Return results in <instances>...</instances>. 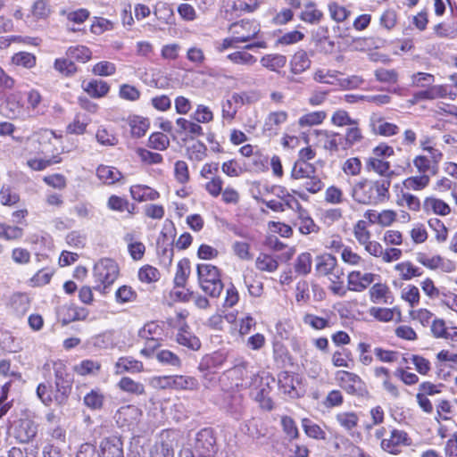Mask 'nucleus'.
<instances>
[{
  "label": "nucleus",
  "mask_w": 457,
  "mask_h": 457,
  "mask_svg": "<svg viewBox=\"0 0 457 457\" xmlns=\"http://www.w3.org/2000/svg\"><path fill=\"white\" fill-rule=\"evenodd\" d=\"M83 88L95 98L104 96L110 90V87L105 81L98 79H93L87 84L83 83Z\"/></svg>",
  "instance_id": "c756f323"
},
{
  "label": "nucleus",
  "mask_w": 457,
  "mask_h": 457,
  "mask_svg": "<svg viewBox=\"0 0 457 457\" xmlns=\"http://www.w3.org/2000/svg\"><path fill=\"white\" fill-rule=\"evenodd\" d=\"M323 16V13L315 8L313 2H309L304 10L300 14V19L308 23H318Z\"/></svg>",
  "instance_id": "09e8293b"
},
{
  "label": "nucleus",
  "mask_w": 457,
  "mask_h": 457,
  "mask_svg": "<svg viewBox=\"0 0 457 457\" xmlns=\"http://www.w3.org/2000/svg\"><path fill=\"white\" fill-rule=\"evenodd\" d=\"M370 127L376 135L390 137L399 132V128L394 123L387 122L384 117L372 113L370 118Z\"/></svg>",
  "instance_id": "ddd939ff"
},
{
  "label": "nucleus",
  "mask_w": 457,
  "mask_h": 457,
  "mask_svg": "<svg viewBox=\"0 0 457 457\" xmlns=\"http://www.w3.org/2000/svg\"><path fill=\"white\" fill-rule=\"evenodd\" d=\"M129 126L131 128L132 136L135 137H141L145 134L149 127V121L147 119L136 116L130 119Z\"/></svg>",
  "instance_id": "5fc2aeb1"
},
{
  "label": "nucleus",
  "mask_w": 457,
  "mask_h": 457,
  "mask_svg": "<svg viewBox=\"0 0 457 457\" xmlns=\"http://www.w3.org/2000/svg\"><path fill=\"white\" fill-rule=\"evenodd\" d=\"M366 169L368 171H374L380 176L386 177L390 179L393 171L390 170V163L377 157H370L366 162Z\"/></svg>",
  "instance_id": "cd10ccee"
},
{
  "label": "nucleus",
  "mask_w": 457,
  "mask_h": 457,
  "mask_svg": "<svg viewBox=\"0 0 457 457\" xmlns=\"http://www.w3.org/2000/svg\"><path fill=\"white\" fill-rule=\"evenodd\" d=\"M288 114L285 111H276L270 112L264 121L263 129L270 134L276 133L278 128L287 120Z\"/></svg>",
  "instance_id": "412c9836"
},
{
  "label": "nucleus",
  "mask_w": 457,
  "mask_h": 457,
  "mask_svg": "<svg viewBox=\"0 0 457 457\" xmlns=\"http://www.w3.org/2000/svg\"><path fill=\"white\" fill-rule=\"evenodd\" d=\"M141 417L142 411L138 407L135 405H126L117 411L114 418L120 428L132 429L137 426Z\"/></svg>",
  "instance_id": "9d476101"
},
{
  "label": "nucleus",
  "mask_w": 457,
  "mask_h": 457,
  "mask_svg": "<svg viewBox=\"0 0 457 457\" xmlns=\"http://www.w3.org/2000/svg\"><path fill=\"white\" fill-rule=\"evenodd\" d=\"M395 312L398 315V320L401 318V312L398 308H380V307H371L370 309V314L374 317L376 320L383 322L391 321L394 319Z\"/></svg>",
  "instance_id": "e433bc0d"
},
{
  "label": "nucleus",
  "mask_w": 457,
  "mask_h": 457,
  "mask_svg": "<svg viewBox=\"0 0 457 457\" xmlns=\"http://www.w3.org/2000/svg\"><path fill=\"white\" fill-rule=\"evenodd\" d=\"M263 3L262 0H228V15L227 20H232L234 17H238L244 13L253 12L260 8Z\"/></svg>",
  "instance_id": "9b49d317"
},
{
  "label": "nucleus",
  "mask_w": 457,
  "mask_h": 457,
  "mask_svg": "<svg viewBox=\"0 0 457 457\" xmlns=\"http://www.w3.org/2000/svg\"><path fill=\"white\" fill-rule=\"evenodd\" d=\"M256 268L261 271L274 272L278 268V260L267 253H260L255 261Z\"/></svg>",
  "instance_id": "4c0bfd02"
},
{
  "label": "nucleus",
  "mask_w": 457,
  "mask_h": 457,
  "mask_svg": "<svg viewBox=\"0 0 457 457\" xmlns=\"http://www.w3.org/2000/svg\"><path fill=\"white\" fill-rule=\"evenodd\" d=\"M143 363L130 357H120L115 364V373L140 372L143 370Z\"/></svg>",
  "instance_id": "a878e982"
},
{
  "label": "nucleus",
  "mask_w": 457,
  "mask_h": 457,
  "mask_svg": "<svg viewBox=\"0 0 457 457\" xmlns=\"http://www.w3.org/2000/svg\"><path fill=\"white\" fill-rule=\"evenodd\" d=\"M54 133L48 129H44L34 133L27 137L25 141L24 151L29 155H41L47 154L46 145L51 144Z\"/></svg>",
  "instance_id": "423d86ee"
},
{
  "label": "nucleus",
  "mask_w": 457,
  "mask_h": 457,
  "mask_svg": "<svg viewBox=\"0 0 457 457\" xmlns=\"http://www.w3.org/2000/svg\"><path fill=\"white\" fill-rule=\"evenodd\" d=\"M374 375L378 378L382 379L383 388L393 397L398 398L400 391L398 387L391 381L390 371L386 367H376L374 369Z\"/></svg>",
  "instance_id": "aec40b11"
},
{
  "label": "nucleus",
  "mask_w": 457,
  "mask_h": 457,
  "mask_svg": "<svg viewBox=\"0 0 457 457\" xmlns=\"http://www.w3.org/2000/svg\"><path fill=\"white\" fill-rule=\"evenodd\" d=\"M98 457H124L123 444L117 436L104 438L99 445Z\"/></svg>",
  "instance_id": "2eb2a0df"
},
{
  "label": "nucleus",
  "mask_w": 457,
  "mask_h": 457,
  "mask_svg": "<svg viewBox=\"0 0 457 457\" xmlns=\"http://www.w3.org/2000/svg\"><path fill=\"white\" fill-rule=\"evenodd\" d=\"M238 104H235L233 100V95L229 99L222 101L221 103V115L223 122L231 124L236 118L237 112Z\"/></svg>",
  "instance_id": "49530a36"
},
{
  "label": "nucleus",
  "mask_w": 457,
  "mask_h": 457,
  "mask_svg": "<svg viewBox=\"0 0 457 457\" xmlns=\"http://www.w3.org/2000/svg\"><path fill=\"white\" fill-rule=\"evenodd\" d=\"M54 68L61 74L69 77L77 72V66L69 57L57 58L54 61Z\"/></svg>",
  "instance_id": "8fccbe9b"
},
{
  "label": "nucleus",
  "mask_w": 457,
  "mask_h": 457,
  "mask_svg": "<svg viewBox=\"0 0 457 457\" xmlns=\"http://www.w3.org/2000/svg\"><path fill=\"white\" fill-rule=\"evenodd\" d=\"M97 178L106 185H113L122 179V173L115 167L100 165L96 169Z\"/></svg>",
  "instance_id": "5701e85b"
},
{
  "label": "nucleus",
  "mask_w": 457,
  "mask_h": 457,
  "mask_svg": "<svg viewBox=\"0 0 457 457\" xmlns=\"http://www.w3.org/2000/svg\"><path fill=\"white\" fill-rule=\"evenodd\" d=\"M295 384H299L293 374L288 371H282L278 374V385L285 394L291 396L298 395Z\"/></svg>",
  "instance_id": "7c9ffc66"
},
{
  "label": "nucleus",
  "mask_w": 457,
  "mask_h": 457,
  "mask_svg": "<svg viewBox=\"0 0 457 457\" xmlns=\"http://www.w3.org/2000/svg\"><path fill=\"white\" fill-rule=\"evenodd\" d=\"M361 139L362 135L361 129L356 125L347 129L344 136V150L352 147L354 144L361 142Z\"/></svg>",
  "instance_id": "0e129e2a"
},
{
  "label": "nucleus",
  "mask_w": 457,
  "mask_h": 457,
  "mask_svg": "<svg viewBox=\"0 0 457 457\" xmlns=\"http://www.w3.org/2000/svg\"><path fill=\"white\" fill-rule=\"evenodd\" d=\"M151 457H174V450L167 442L156 443L152 451Z\"/></svg>",
  "instance_id": "774afa93"
},
{
  "label": "nucleus",
  "mask_w": 457,
  "mask_h": 457,
  "mask_svg": "<svg viewBox=\"0 0 457 457\" xmlns=\"http://www.w3.org/2000/svg\"><path fill=\"white\" fill-rule=\"evenodd\" d=\"M246 433L254 439H260L267 435V428L263 422L258 419H252L245 424Z\"/></svg>",
  "instance_id": "79ce46f5"
},
{
  "label": "nucleus",
  "mask_w": 457,
  "mask_h": 457,
  "mask_svg": "<svg viewBox=\"0 0 457 457\" xmlns=\"http://www.w3.org/2000/svg\"><path fill=\"white\" fill-rule=\"evenodd\" d=\"M54 403L62 407L68 403L71 392L72 379L62 361L54 363Z\"/></svg>",
  "instance_id": "7ed1b4c3"
},
{
  "label": "nucleus",
  "mask_w": 457,
  "mask_h": 457,
  "mask_svg": "<svg viewBox=\"0 0 457 457\" xmlns=\"http://www.w3.org/2000/svg\"><path fill=\"white\" fill-rule=\"evenodd\" d=\"M177 342L191 350L196 351L201 347L198 337L192 335L189 331L182 328L177 334Z\"/></svg>",
  "instance_id": "f704fd0d"
},
{
  "label": "nucleus",
  "mask_w": 457,
  "mask_h": 457,
  "mask_svg": "<svg viewBox=\"0 0 457 457\" xmlns=\"http://www.w3.org/2000/svg\"><path fill=\"white\" fill-rule=\"evenodd\" d=\"M391 294L388 287L382 283H376L370 289V296L372 303H378L383 300L384 303H392L388 302V295Z\"/></svg>",
  "instance_id": "a19ab883"
},
{
  "label": "nucleus",
  "mask_w": 457,
  "mask_h": 457,
  "mask_svg": "<svg viewBox=\"0 0 457 457\" xmlns=\"http://www.w3.org/2000/svg\"><path fill=\"white\" fill-rule=\"evenodd\" d=\"M411 444L406 432L403 430L394 429L391 432L390 438H386L381 441V447L383 450L392 453L398 454L400 446L410 445Z\"/></svg>",
  "instance_id": "f8f14e48"
},
{
  "label": "nucleus",
  "mask_w": 457,
  "mask_h": 457,
  "mask_svg": "<svg viewBox=\"0 0 457 457\" xmlns=\"http://www.w3.org/2000/svg\"><path fill=\"white\" fill-rule=\"evenodd\" d=\"M67 57L86 62L91 58V51L84 46H71L66 51Z\"/></svg>",
  "instance_id": "864d4df0"
},
{
  "label": "nucleus",
  "mask_w": 457,
  "mask_h": 457,
  "mask_svg": "<svg viewBox=\"0 0 457 457\" xmlns=\"http://www.w3.org/2000/svg\"><path fill=\"white\" fill-rule=\"evenodd\" d=\"M4 115L10 119L19 118L23 114V105L18 97L12 95L6 98L3 105Z\"/></svg>",
  "instance_id": "c85d7f7f"
},
{
  "label": "nucleus",
  "mask_w": 457,
  "mask_h": 457,
  "mask_svg": "<svg viewBox=\"0 0 457 457\" xmlns=\"http://www.w3.org/2000/svg\"><path fill=\"white\" fill-rule=\"evenodd\" d=\"M196 271L201 289L211 297H219L224 287L220 270L214 265L202 263L197 265Z\"/></svg>",
  "instance_id": "f03ea898"
},
{
  "label": "nucleus",
  "mask_w": 457,
  "mask_h": 457,
  "mask_svg": "<svg viewBox=\"0 0 457 457\" xmlns=\"http://www.w3.org/2000/svg\"><path fill=\"white\" fill-rule=\"evenodd\" d=\"M156 359L164 365L179 368L181 366V360L174 353L169 350H162L156 353Z\"/></svg>",
  "instance_id": "e2e57ef3"
},
{
  "label": "nucleus",
  "mask_w": 457,
  "mask_h": 457,
  "mask_svg": "<svg viewBox=\"0 0 457 457\" xmlns=\"http://www.w3.org/2000/svg\"><path fill=\"white\" fill-rule=\"evenodd\" d=\"M154 14L164 24L174 23V12L172 8L166 3L159 2L155 4Z\"/></svg>",
  "instance_id": "473e14b6"
},
{
  "label": "nucleus",
  "mask_w": 457,
  "mask_h": 457,
  "mask_svg": "<svg viewBox=\"0 0 457 457\" xmlns=\"http://www.w3.org/2000/svg\"><path fill=\"white\" fill-rule=\"evenodd\" d=\"M170 145L169 137L162 132L153 133L148 140V146L150 148L163 151Z\"/></svg>",
  "instance_id": "13d9d810"
},
{
  "label": "nucleus",
  "mask_w": 457,
  "mask_h": 457,
  "mask_svg": "<svg viewBox=\"0 0 457 457\" xmlns=\"http://www.w3.org/2000/svg\"><path fill=\"white\" fill-rule=\"evenodd\" d=\"M312 270V255L309 253H303L298 255L295 264V271L298 274L307 275Z\"/></svg>",
  "instance_id": "4d7b16f0"
},
{
  "label": "nucleus",
  "mask_w": 457,
  "mask_h": 457,
  "mask_svg": "<svg viewBox=\"0 0 457 457\" xmlns=\"http://www.w3.org/2000/svg\"><path fill=\"white\" fill-rule=\"evenodd\" d=\"M153 383L155 387L161 389L195 391L200 386L198 380L195 377L182 375L154 378Z\"/></svg>",
  "instance_id": "39448f33"
},
{
  "label": "nucleus",
  "mask_w": 457,
  "mask_h": 457,
  "mask_svg": "<svg viewBox=\"0 0 457 457\" xmlns=\"http://www.w3.org/2000/svg\"><path fill=\"white\" fill-rule=\"evenodd\" d=\"M223 409L227 414L238 420L245 411L244 397L240 394H229L224 399Z\"/></svg>",
  "instance_id": "dca6fc26"
},
{
  "label": "nucleus",
  "mask_w": 457,
  "mask_h": 457,
  "mask_svg": "<svg viewBox=\"0 0 457 457\" xmlns=\"http://www.w3.org/2000/svg\"><path fill=\"white\" fill-rule=\"evenodd\" d=\"M190 274L189 261L183 259L179 262L177 265V271L174 278V284L178 287H183L186 285L187 279Z\"/></svg>",
  "instance_id": "37998d69"
},
{
  "label": "nucleus",
  "mask_w": 457,
  "mask_h": 457,
  "mask_svg": "<svg viewBox=\"0 0 457 457\" xmlns=\"http://www.w3.org/2000/svg\"><path fill=\"white\" fill-rule=\"evenodd\" d=\"M262 98V95L259 91L252 90V91H245L241 93H234L233 100L235 104H238L240 105L244 104H252L257 103Z\"/></svg>",
  "instance_id": "3c124183"
},
{
  "label": "nucleus",
  "mask_w": 457,
  "mask_h": 457,
  "mask_svg": "<svg viewBox=\"0 0 457 457\" xmlns=\"http://www.w3.org/2000/svg\"><path fill=\"white\" fill-rule=\"evenodd\" d=\"M390 179H363L355 183L351 195L354 201L366 205H377L389 199Z\"/></svg>",
  "instance_id": "f257e3e1"
},
{
  "label": "nucleus",
  "mask_w": 457,
  "mask_h": 457,
  "mask_svg": "<svg viewBox=\"0 0 457 457\" xmlns=\"http://www.w3.org/2000/svg\"><path fill=\"white\" fill-rule=\"evenodd\" d=\"M37 433V424L29 419L20 420L14 427V436L21 443L29 442L36 436Z\"/></svg>",
  "instance_id": "f3484780"
},
{
  "label": "nucleus",
  "mask_w": 457,
  "mask_h": 457,
  "mask_svg": "<svg viewBox=\"0 0 457 457\" xmlns=\"http://www.w3.org/2000/svg\"><path fill=\"white\" fill-rule=\"evenodd\" d=\"M30 307L29 296L25 294H13L9 301V308L17 317L24 316Z\"/></svg>",
  "instance_id": "a211bd4d"
},
{
  "label": "nucleus",
  "mask_w": 457,
  "mask_h": 457,
  "mask_svg": "<svg viewBox=\"0 0 457 457\" xmlns=\"http://www.w3.org/2000/svg\"><path fill=\"white\" fill-rule=\"evenodd\" d=\"M315 172L316 168L312 164L303 161H296L291 170V177L294 179H303L312 177Z\"/></svg>",
  "instance_id": "2f4dec72"
},
{
  "label": "nucleus",
  "mask_w": 457,
  "mask_h": 457,
  "mask_svg": "<svg viewBox=\"0 0 457 457\" xmlns=\"http://www.w3.org/2000/svg\"><path fill=\"white\" fill-rule=\"evenodd\" d=\"M119 267L114 260L109 258L101 259L94 266V277L96 285L94 288L105 293V289L118 278Z\"/></svg>",
  "instance_id": "20e7f679"
},
{
  "label": "nucleus",
  "mask_w": 457,
  "mask_h": 457,
  "mask_svg": "<svg viewBox=\"0 0 457 457\" xmlns=\"http://www.w3.org/2000/svg\"><path fill=\"white\" fill-rule=\"evenodd\" d=\"M376 275L373 273H361V271H352L347 276L348 290L354 292H362L374 282Z\"/></svg>",
  "instance_id": "4468645a"
},
{
  "label": "nucleus",
  "mask_w": 457,
  "mask_h": 457,
  "mask_svg": "<svg viewBox=\"0 0 457 457\" xmlns=\"http://www.w3.org/2000/svg\"><path fill=\"white\" fill-rule=\"evenodd\" d=\"M261 64L270 71H276L287 63V57L282 54H266L262 57Z\"/></svg>",
  "instance_id": "c9c22d12"
},
{
  "label": "nucleus",
  "mask_w": 457,
  "mask_h": 457,
  "mask_svg": "<svg viewBox=\"0 0 457 457\" xmlns=\"http://www.w3.org/2000/svg\"><path fill=\"white\" fill-rule=\"evenodd\" d=\"M336 420L339 425L347 431L353 429L358 425L359 421L357 414L353 411L340 412L337 414Z\"/></svg>",
  "instance_id": "603ef678"
},
{
  "label": "nucleus",
  "mask_w": 457,
  "mask_h": 457,
  "mask_svg": "<svg viewBox=\"0 0 457 457\" xmlns=\"http://www.w3.org/2000/svg\"><path fill=\"white\" fill-rule=\"evenodd\" d=\"M31 12L37 19H46L51 12L49 0H37L33 5Z\"/></svg>",
  "instance_id": "338daca9"
},
{
  "label": "nucleus",
  "mask_w": 457,
  "mask_h": 457,
  "mask_svg": "<svg viewBox=\"0 0 457 457\" xmlns=\"http://www.w3.org/2000/svg\"><path fill=\"white\" fill-rule=\"evenodd\" d=\"M118 386L120 390L137 395H141L145 394V386L142 383L133 380L132 378L129 377H123L118 383Z\"/></svg>",
  "instance_id": "ea45409f"
},
{
  "label": "nucleus",
  "mask_w": 457,
  "mask_h": 457,
  "mask_svg": "<svg viewBox=\"0 0 457 457\" xmlns=\"http://www.w3.org/2000/svg\"><path fill=\"white\" fill-rule=\"evenodd\" d=\"M129 191L131 197L138 202L154 201L159 197V193L147 186H132Z\"/></svg>",
  "instance_id": "393cba45"
},
{
  "label": "nucleus",
  "mask_w": 457,
  "mask_h": 457,
  "mask_svg": "<svg viewBox=\"0 0 457 457\" xmlns=\"http://www.w3.org/2000/svg\"><path fill=\"white\" fill-rule=\"evenodd\" d=\"M96 138L97 142L103 145L112 146L118 144L116 136L104 127L98 128L96 133Z\"/></svg>",
  "instance_id": "69168bd1"
},
{
  "label": "nucleus",
  "mask_w": 457,
  "mask_h": 457,
  "mask_svg": "<svg viewBox=\"0 0 457 457\" xmlns=\"http://www.w3.org/2000/svg\"><path fill=\"white\" fill-rule=\"evenodd\" d=\"M423 209L425 212H432L438 215H447L451 212L450 206L441 199L435 197H427L423 203Z\"/></svg>",
  "instance_id": "bb28decb"
},
{
  "label": "nucleus",
  "mask_w": 457,
  "mask_h": 457,
  "mask_svg": "<svg viewBox=\"0 0 457 457\" xmlns=\"http://www.w3.org/2000/svg\"><path fill=\"white\" fill-rule=\"evenodd\" d=\"M336 379L339 386L350 395H362L366 393L364 382L355 373L338 370L336 373Z\"/></svg>",
  "instance_id": "1a4fd4ad"
},
{
  "label": "nucleus",
  "mask_w": 457,
  "mask_h": 457,
  "mask_svg": "<svg viewBox=\"0 0 457 457\" xmlns=\"http://www.w3.org/2000/svg\"><path fill=\"white\" fill-rule=\"evenodd\" d=\"M325 137L324 147L327 150L337 152L339 148L344 149V136L339 133L328 132L327 130L320 132Z\"/></svg>",
  "instance_id": "72a5a7b5"
},
{
  "label": "nucleus",
  "mask_w": 457,
  "mask_h": 457,
  "mask_svg": "<svg viewBox=\"0 0 457 457\" xmlns=\"http://www.w3.org/2000/svg\"><path fill=\"white\" fill-rule=\"evenodd\" d=\"M59 162H61V158L57 154L47 155L45 154L28 159L27 165L33 170L40 171Z\"/></svg>",
  "instance_id": "6ab92c4d"
},
{
  "label": "nucleus",
  "mask_w": 457,
  "mask_h": 457,
  "mask_svg": "<svg viewBox=\"0 0 457 457\" xmlns=\"http://www.w3.org/2000/svg\"><path fill=\"white\" fill-rule=\"evenodd\" d=\"M194 451L198 457H211L216 451V440L210 428L200 430L195 438Z\"/></svg>",
  "instance_id": "6e6552de"
},
{
  "label": "nucleus",
  "mask_w": 457,
  "mask_h": 457,
  "mask_svg": "<svg viewBox=\"0 0 457 457\" xmlns=\"http://www.w3.org/2000/svg\"><path fill=\"white\" fill-rule=\"evenodd\" d=\"M84 403L91 410H100L104 402V395L99 389H93L84 396Z\"/></svg>",
  "instance_id": "de8ad7c7"
},
{
  "label": "nucleus",
  "mask_w": 457,
  "mask_h": 457,
  "mask_svg": "<svg viewBox=\"0 0 457 457\" xmlns=\"http://www.w3.org/2000/svg\"><path fill=\"white\" fill-rule=\"evenodd\" d=\"M451 328L446 326V322L443 319H435L431 324V333L436 338L449 339L452 341L453 333L449 331Z\"/></svg>",
  "instance_id": "a18cd8bd"
},
{
  "label": "nucleus",
  "mask_w": 457,
  "mask_h": 457,
  "mask_svg": "<svg viewBox=\"0 0 457 457\" xmlns=\"http://www.w3.org/2000/svg\"><path fill=\"white\" fill-rule=\"evenodd\" d=\"M445 95V89L443 86H433L416 93L415 98L417 100H433L443 97Z\"/></svg>",
  "instance_id": "6e6d98bb"
},
{
  "label": "nucleus",
  "mask_w": 457,
  "mask_h": 457,
  "mask_svg": "<svg viewBox=\"0 0 457 457\" xmlns=\"http://www.w3.org/2000/svg\"><path fill=\"white\" fill-rule=\"evenodd\" d=\"M311 60L306 51L298 50L290 61L291 71L294 74H300L311 67Z\"/></svg>",
  "instance_id": "b1692460"
},
{
  "label": "nucleus",
  "mask_w": 457,
  "mask_h": 457,
  "mask_svg": "<svg viewBox=\"0 0 457 457\" xmlns=\"http://www.w3.org/2000/svg\"><path fill=\"white\" fill-rule=\"evenodd\" d=\"M228 31L238 43H245L258 38L260 25L253 21L242 20L231 23L228 27Z\"/></svg>",
  "instance_id": "0eeeda50"
},
{
  "label": "nucleus",
  "mask_w": 457,
  "mask_h": 457,
  "mask_svg": "<svg viewBox=\"0 0 457 457\" xmlns=\"http://www.w3.org/2000/svg\"><path fill=\"white\" fill-rule=\"evenodd\" d=\"M338 267L335 256L326 253L316 258L315 270L320 276H328Z\"/></svg>",
  "instance_id": "4be33fe9"
},
{
  "label": "nucleus",
  "mask_w": 457,
  "mask_h": 457,
  "mask_svg": "<svg viewBox=\"0 0 457 457\" xmlns=\"http://www.w3.org/2000/svg\"><path fill=\"white\" fill-rule=\"evenodd\" d=\"M101 365L97 361L91 360L82 361L79 365L74 367V370L81 376L89 374H96L100 370Z\"/></svg>",
  "instance_id": "052dcab7"
},
{
  "label": "nucleus",
  "mask_w": 457,
  "mask_h": 457,
  "mask_svg": "<svg viewBox=\"0 0 457 457\" xmlns=\"http://www.w3.org/2000/svg\"><path fill=\"white\" fill-rule=\"evenodd\" d=\"M395 269L399 272L402 279L410 280L414 277L422 275L420 268L415 267L411 262H403L395 265Z\"/></svg>",
  "instance_id": "58836bf2"
},
{
  "label": "nucleus",
  "mask_w": 457,
  "mask_h": 457,
  "mask_svg": "<svg viewBox=\"0 0 457 457\" xmlns=\"http://www.w3.org/2000/svg\"><path fill=\"white\" fill-rule=\"evenodd\" d=\"M223 362V357L220 353H213L211 355H205L202 358L198 370L200 372L212 371V370L220 367Z\"/></svg>",
  "instance_id": "c03bdc74"
},
{
  "label": "nucleus",
  "mask_w": 457,
  "mask_h": 457,
  "mask_svg": "<svg viewBox=\"0 0 457 457\" xmlns=\"http://www.w3.org/2000/svg\"><path fill=\"white\" fill-rule=\"evenodd\" d=\"M302 426L305 434L314 439H324L325 432L309 419H303Z\"/></svg>",
  "instance_id": "680f3d73"
},
{
  "label": "nucleus",
  "mask_w": 457,
  "mask_h": 457,
  "mask_svg": "<svg viewBox=\"0 0 457 457\" xmlns=\"http://www.w3.org/2000/svg\"><path fill=\"white\" fill-rule=\"evenodd\" d=\"M12 62L15 65L30 69L36 65V56L30 53L20 52L12 57Z\"/></svg>",
  "instance_id": "bf43d9fd"
}]
</instances>
